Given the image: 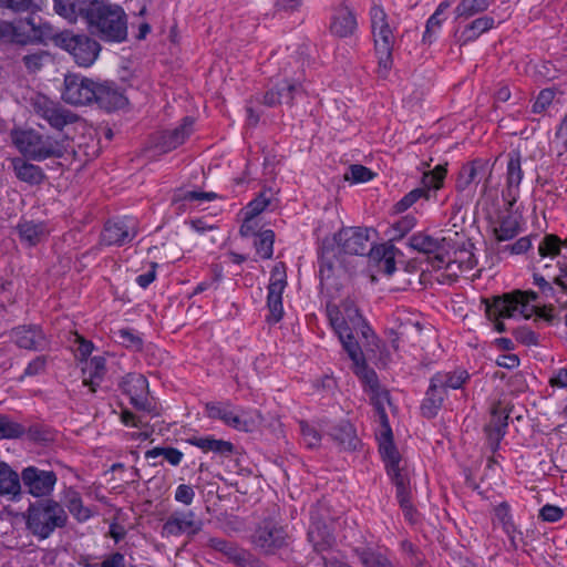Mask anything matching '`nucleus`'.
I'll use <instances>...</instances> for the list:
<instances>
[{"instance_id": "nucleus-1", "label": "nucleus", "mask_w": 567, "mask_h": 567, "mask_svg": "<svg viewBox=\"0 0 567 567\" xmlns=\"http://www.w3.org/2000/svg\"><path fill=\"white\" fill-rule=\"evenodd\" d=\"M10 138L19 153L29 161L61 158L68 152V138L43 134L34 128H13Z\"/></svg>"}, {"instance_id": "nucleus-2", "label": "nucleus", "mask_w": 567, "mask_h": 567, "mask_svg": "<svg viewBox=\"0 0 567 567\" xmlns=\"http://www.w3.org/2000/svg\"><path fill=\"white\" fill-rule=\"evenodd\" d=\"M89 29L107 42H122L127 38V17L123 8L104 1L87 22Z\"/></svg>"}, {"instance_id": "nucleus-3", "label": "nucleus", "mask_w": 567, "mask_h": 567, "mask_svg": "<svg viewBox=\"0 0 567 567\" xmlns=\"http://www.w3.org/2000/svg\"><path fill=\"white\" fill-rule=\"evenodd\" d=\"M68 515L63 507L52 499L31 504L27 511V527L40 539L48 538L56 528L65 526Z\"/></svg>"}, {"instance_id": "nucleus-4", "label": "nucleus", "mask_w": 567, "mask_h": 567, "mask_svg": "<svg viewBox=\"0 0 567 567\" xmlns=\"http://www.w3.org/2000/svg\"><path fill=\"white\" fill-rule=\"evenodd\" d=\"M379 452L385 463L388 474L396 487V498L405 517L412 520L413 506L410 499V475L393 440L379 444Z\"/></svg>"}, {"instance_id": "nucleus-5", "label": "nucleus", "mask_w": 567, "mask_h": 567, "mask_svg": "<svg viewBox=\"0 0 567 567\" xmlns=\"http://www.w3.org/2000/svg\"><path fill=\"white\" fill-rule=\"evenodd\" d=\"M370 19L378 58V73L381 78H386L393 65L392 50L395 39L382 7L374 4L370 10Z\"/></svg>"}, {"instance_id": "nucleus-6", "label": "nucleus", "mask_w": 567, "mask_h": 567, "mask_svg": "<svg viewBox=\"0 0 567 567\" xmlns=\"http://www.w3.org/2000/svg\"><path fill=\"white\" fill-rule=\"evenodd\" d=\"M534 291H515L495 297L492 302L484 300L485 313L488 317H515L519 315L525 319L529 318L536 310V306L532 305L537 299Z\"/></svg>"}, {"instance_id": "nucleus-7", "label": "nucleus", "mask_w": 567, "mask_h": 567, "mask_svg": "<svg viewBox=\"0 0 567 567\" xmlns=\"http://www.w3.org/2000/svg\"><path fill=\"white\" fill-rule=\"evenodd\" d=\"M409 245L412 249L429 256L433 268L440 269L444 265L447 269L454 271L456 266L461 271L473 268L472 256L466 261L450 260L445 251V239H436L430 235L417 233L409 238Z\"/></svg>"}, {"instance_id": "nucleus-8", "label": "nucleus", "mask_w": 567, "mask_h": 567, "mask_svg": "<svg viewBox=\"0 0 567 567\" xmlns=\"http://www.w3.org/2000/svg\"><path fill=\"white\" fill-rule=\"evenodd\" d=\"M54 42L69 52L78 65L84 68L91 66L101 51L100 43L87 34L64 31L54 35Z\"/></svg>"}, {"instance_id": "nucleus-9", "label": "nucleus", "mask_w": 567, "mask_h": 567, "mask_svg": "<svg viewBox=\"0 0 567 567\" xmlns=\"http://www.w3.org/2000/svg\"><path fill=\"white\" fill-rule=\"evenodd\" d=\"M289 535L275 517L260 520L255 527L250 542L260 553L271 555L288 546Z\"/></svg>"}, {"instance_id": "nucleus-10", "label": "nucleus", "mask_w": 567, "mask_h": 567, "mask_svg": "<svg viewBox=\"0 0 567 567\" xmlns=\"http://www.w3.org/2000/svg\"><path fill=\"white\" fill-rule=\"evenodd\" d=\"M96 89L97 82L78 74H68L64 78L62 99L68 104L87 105L95 102Z\"/></svg>"}, {"instance_id": "nucleus-11", "label": "nucleus", "mask_w": 567, "mask_h": 567, "mask_svg": "<svg viewBox=\"0 0 567 567\" xmlns=\"http://www.w3.org/2000/svg\"><path fill=\"white\" fill-rule=\"evenodd\" d=\"M32 107L39 117L47 121L52 128L58 131H62L64 126L78 120L75 114L65 110L45 95H37L32 100Z\"/></svg>"}, {"instance_id": "nucleus-12", "label": "nucleus", "mask_w": 567, "mask_h": 567, "mask_svg": "<svg viewBox=\"0 0 567 567\" xmlns=\"http://www.w3.org/2000/svg\"><path fill=\"white\" fill-rule=\"evenodd\" d=\"M445 175L446 168L442 165H437L433 171L424 173L422 177V186L414 188L400 199L394 206L395 212H405L420 198L427 200L430 198L431 190H437L442 187Z\"/></svg>"}, {"instance_id": "nucleus-13", "label": "nucleus", "mask_w": 567, "mask_h": 567, "mask_svg": "<svg viewBox=\"0 0 567 567\" xmlns=\"http://www.w3.org/2000/svg\"><path fill=\"white\" fill-rule=\"evenodd\" d=\"M50 27L38 24L34 17L21 20L17 25L0 21V39L13 35L17 42L43 41L49 37Z\"/></svg>"}, {"instance_id": "nucleus-14", "label": "nucleus", "mask_w": 567, "mask_h": 567, "mask_svg": "<svg viewBox=\"0 0 567 567\" xmlns=\"http://www.w3.org/2000/svg\"><path fill=\"white\" fill-rule=\"evenodd\" d=\"M319 505L311 512V524L308 530V539L317 553H323L333 547L336 539L332 534V522L324 516Z\"/></svg>"}, {"instance_id": "nucleus-15", "label": "nucleus", "mask_w": 567, "mask_h": 567, "mask_svg": "<svg viewBox=\"0 0 567 567\" xmlns=\"http://www.w3.org/2000/svg\"><path fill=\"white\" fill-rule=\"evenodd\" d=\"M334 241L340 251L347 255L363 256L371 251V240L368 228H342L336 234Z\"/></svg>"}, {"instance_id": "nucleus-16", "label": "nucleus", "mask_w": 567, "mask_h": 567, "mask_svg": "<svg viewBox=\"0 0 567 567\" xmlns=\"http://www.w3.org/2000/svg\"><path fill=\"white\" fill-rule=\"evenodd\" d=\"M203 528V522L196 518L192 511L173 512L163 524L161 535L164 538L186 534L189 538L197 535Z\"/></svg>"}, {"instance_id": "nucleus-17", "label": "nucleus", "mask_w": 567, "mask_h": 567, "mask_svg": "<svg viewBox=\"0 0 567 567\" xmlns=\"http://www.w3.org/2000/svg\"><path fill=\"white\" fill-rule=\"evenodd\" d=\"M287 286V276L282 264L276 265L270 274L268 285L267 307L268 321L279 322L284 316L282 292Z\"/></svg>"}, {"instance_id": "nucleus-18", "label": "nucleus", "mask_w": 567, "mask_h": 567, "mask_svg": "<svg viewBox=\"0 0 567 567\" xmlns=\"http://www.w3.org/2000/svg\"><path fill=\"white\" fill-rule=\"evenodd\" d=\"M328 315L332 327L334 318H338L339 320L343 319L344 326L349 331L355 332L357 334L361 333L367 340H369V338H374L371 328L368 326L353 301H343L340 309L328 308Z\"/></svg>"}, {"instance_id": "nucleus-19", "label": "nucleus", "mask_w": 567, "mask_h": 567, "mask_svg": "<svg viewBox=\"0 0 567 567\" xmlns=\"http://www.w3.org/2000/svg\"><path fill=\"white\" fill-rule=\"evenodd\" d=\"M207 546L218 553H221L237 567H265V565L250 551L240 548L235 543L224 538L210 537L207 540Z\"/></svg>"}, {"instance_id": "nucleus-20", "label": "nucleus", "mask_w": 567, "mask_h": 567, "mask_svg": "<svg viewBox=\"0 0 567 567\" xmlns=\"http://www.w3.org/2000/svg\"><path fill=\"white\" fill-rule=\"evenodd\" d=\"M21 480L32 496L43 497L51 494L58 478L53 471L28 466L22 470Z\"/></svg>"}, {"instance_id": "nucleus-21", "label": "nucleus", "mask_w": 567, "mask_h": 567, "mask_svg": "<svg viewBox=\"0 0 567 567\" xmlns=\"http://www.w3.org/2000/svg\"><path fill=\"white\" fill-rule=\"evenodd\" d=\"M523 176L520 154L519 152H511L506 169V187L503 190V198L507 203L508 210L513 208L519 197V185Z\"/></svg>"}, {"instance_id": "nucleus-22", "label": "nucleus", "mask_w": 567, "mask_h": 567, "mask_svg": "<svg viewBox=\"0 0 567 567\" xmlns=\"http://www.w3.org/2000/svg\"><path fill=\"white\" fill-rule=\"evenodd\" d=\"M137 235L134 219L125 218L121 220L107 221L101 234V240L105 245L122 246L132 241Z\"/></svg>"}, {"instance_id": "nucleus-23", "label": "nucleus", "mask_w": 567, "mask_h": 567, "mask_svg": "<svg viewBox=\"0 0 567 567\" xmlns=\"http://www.w3.org/2000/svg\"><path fill=\"white\" fill-rule=\"evenodd\" d=\"M13 342L22 349L31 351H43L48 348L49 341L39 326H19L11 332Z\"/></svg>"}, {"instance_id": "nucleus-24", "label": "nucleus", "mask_w": 567, "mask_h": 567, "mask_svg": "<svg viewBox=\"0 0 567 567\" xmlns=\"http://www.w3.org/2000/svg\"><path fill=\"white\" fill-rule=\"evenodd\" d=\"M493 164L488 159L476 158L465 164L460 173L456 187L460 190H465L472 183L485 179L486 184L489 183L492 177Z\"/></svg>"}, {"instance_id": "nucleus-25", "label": "nucleus", "mask_w": 567, "mask_h": 567, "mask_svg": "<svg viewBox=\"0 0 567 567\" xmlns=\"http://www.w3.org/2000/svg\"><path fill=\"white\" fill-rule=\"evenodd\" d=\"M128 100L114 82H97L95 103L107 112L123 109Z\"/></svg>"}, {"instance_id": "nucleus-26", "label": "nucleus", "mask_w": 567, "mask_h": 567, "mask_svg": "<svg viewBox=\"0 0 567 567\" xmlns=\"http://www.w3.org/2000/svg\"><path fill=\"white\" fill-rule=\"evenodd\" d=\"M333 329L337 332L343 349L347 351L349 358L352 360L355 367V373H359L360 370H364V355L361 350V347L354 339V333L348 330L344 326L343 319L334 318L333 320Z\"/></svg>"}, {"instance_id": "nucleus-27", "label": "nucleus", "mask_w": 567, "mask_h": 567, "mask_svg": "<svg viewBox=\"0 0 567 567\" xmlns=\"http://www.w3.org/2000/svg\"><path fill=\"white\" fill-rule=\"evenodd\" d=\"M371 403L374 408L375 416L380 424V429L377 432L378 443H384L393 440V433L389 424L388 414L385 412V403H390L389 392L381 389L372 391Z\"/></svg>"}, {"instance_id": "nucleus-28", "label": "nucleus", "mask_w": 567, "mask_h": 567, "mask_svg": "<svg viewBox=\"0 0 567 567\" xmlns=\"http://www.w3.org/2000/svg\"><path fill=\"white\" fill-rule=\"evenodd\" d=\"M358 23L354 12L346 6L336 9L330 23L331 32L339 38H347L354 33Z\"/></svg>"}, {"instance_id": "nucleus-29", "label": "nucleus", "mask_w": 567, "mask_h": 567, "mask_svg": "<svg viewBox=\"0 0 567 567\" xmlns=\"http://www.w3.org/2000/svg\"><path fill=\"white\" fill-rule=\"evenodd\" d=\"M193 126L194 118L189 116L185 117L178 127L166 131L161 135L158 147L165 153L175 150L190 135Z\"/></svg>"}, {"instance_id": "nucleus-30", "label": "nucleus", "mask_w": 567, "mask_h": 567, "mask_svg": "<svg viewBox=\"0 0 567 567\" xmlns=\"http://www.w3.org/2000/svg\"><path fill=\"white\" fill-rule=\"evenodd\" d=\"M11 165L16 177L30 185H39L45 179L43 169L31 163L29 159L22 157H14L11 159Z\"/></svg>"}, {"instance_id": "nucleus-31", "label": "nucleus", "mask_w": 567, "mask_h": 567, "mask_svg": "<svg viewBox=\"0 0 567 567\" xmlns=\"http://www.w3.org/2000/svg\"><path fill=\"white\" fill-rule=\"evenodd\" d=\"M105 371V359L103 357H93L90 360H85L82 368L83 384L89 386L91 392H95Z\"/></svg>"}, {"instance_id": "nucleus-32", "label": "nucleus", "mask_w": 567, "mask_h": 567, "mask_svg": "<svg viewBox=\"0 0 567 567\" xmlns=\"http://www.w3.org/2000/svg\"><path fill=\"white\" fill-rule=\"evenodd\" d=\"M329 435L343 450L352 451L359 445L355 430L349 421H340L330 430Z\"/></svg>"}, {"instance_id": "nucleus-33", "label": "nucleus", "mask_w": 567, "mask_h": 567, "mask_svg": "<svg viewBox=\"0 0 567 567\" xmlns=\"http://www.w3.org/2000/svg\"><path fill=\"white\" fill-rule=\"evenodd\" d=\"M446 393L434 381H430V386L421 405L422 414L427 417H434L441 410Z\"/></svg>"}, {"instance_id": "nucleus-34", "label": "nucleus", "mask_w": 567, "mask_h": 567, "mask_svg": "<svg viewBox=\"0 0 567 567\" xmlns=\"http://www.w3.org/2000/svg\"><path fill=\"white\" fill-rule=\"evenodd\" d=\"M21 483L19 474L6 462H0V495L14 498L20 495Z\"/></svg>"}, {"instance_id": "nucleus-35", "label": "nucleus", "mask_w": 567, "mask_h": 567, "mask_svg": "<svg viewBox=\"0 0 567 567\" xmlns=\"http://www.w3.org/2000/svg\"><path fill=\"white\" fill-rule=\"evenodd\" d=\"M262 422L261 413L257 410L241 411L239 414L233 412L227 426L237 431L252 432Z\"/></svg>"}, {"instance_id": "nucleus-36", "label": "nucleus", "mask_w": 567, "mask_h": 567, "mask_svg": "<svg viewBox=\"0 0 567 567\" xmlns=\"http://www.w3.org/2000/svg\"><path fill=\"white\" fill-rule=\"evenodd\" d=\"M187 442L196 446L204 452H214L220 455H229L234 451L233 443L224 440H217L212 436L197 437L193 436L187 440Z\"/></svg>"}, {"instance_id": "nucleus-37", "label": "nucleus", "mask_w": 567, "mask_h": 567, "mask_svg": "<svg viewBox=\"0 0 567 567\" xmlns=\"http://www.w3.org/2000/svg\"><path fill=\"white\" fill-rule=\"evenodd\" d=\"M470 379V374L466 370H454L449 372H437L431 380L434 381L439 386L444 389L446 393L447 389L457 390L463 386L464 383Z\"/></svg>"}, {"instance_id": "nucleus-38", "label": "nucleus", "mask_w": 567, "mask_h": 567, "mask_svg": "<svg viewBox=\"0 0 567 567\" xmlns=\"http://www.w3.org/2000/svg\"><path fill=\"white\" fill-rule=\"evenodd\" d=\"M18 230L21 240L29 246L39 244L47 235L45 226L42 223L23 221L18 225Z\"/></svg>"}, {"instance_id": "nucleus-39", "label": "nucleus", "mask_w": 567, "mask_h": 567, "mask_svg": "<svg viewBox=\"0 0 567 567\" xmlns=\"http://www.w3.org/2000/svg\"><path fill=\"white\" fill-rule=\"evenodd\" d=\"M494 25V19L481 17L472 21L462 32V44L476 40L482 33L488 31Z\"/></svg>"}, {"instance_id": "nucleus-40", "label": "nucleus", "mask_w": 567, "mask_h": 567, "mask_svg": "<svg viewBox=\"0 0 567 567\" xmlns=\"http://www.w3.org/2000/svg\"><path fill=\"white\" fill-rule=\"evenodd\" d=\"M123 392L130 398L138 396L141 393H147L148 382L146 378L140 373L126 374L120 383Z\"/></svg>"}, {"instance_id": "nucleus-41", "label": "nucleus", "mask_w": 567, "mask_h": 567, "mask_svg": "<svg viewBox=\"0 0 567 567\" xmlns=\"http://www.w3.org/2000/svg\"><path fill=\"white\" fill-rule=\"evenodd\" d=\"M449 8L447 2H441L436 8L435 12L429 18L423 34V41L432 43L436 32L441 29L443 21L445 20L444 12Z\"/></svg>"}, {"instance_id": "nucleus-42", "label": "nucleus", "mask_w": 567, "mask_h": 567, "mask_svg": "<svg viewBox=\"0 0 567 567\" xmlns=\"http://www.w3.org/2000/svg\"><path fill=\"white\" fill-rule=\"evenodd\" d=\"M275 233L271 229L259 231L254 240L256 254L261 259H270L274 255Z\"/></svg>"}, {"instance_id": "nucleus-43", "label": "nucleus", "mask_w": 567, "mask_h": 567, "mask_svg": "<svg viewBox=\"0 0 567 567\" xmlns=\"http://www.w3.org/2000/svg\"><path fill=\"white\" fill-rule=\"evenodd\" d=\"M65 506L79 522H85L91 517V511L83 506L82 498L75 491H68L65 494Z\"/></svg>"}, {"instance_id": "nucleus-44", "label": "nucleus", "mask_w": 567, "mask_h": 567, "mask_svg": "<svg viewBox=\"0 0 567 567\" xmlns=\"http://www.w3.org/2000/svg\"><path fill=\"white\" fill-rule=\"evenodd\" d=\"M497 240L506 241L514 238L519 231V224L515 216L507 214L501 218L499 226L494 229Z\"/></svg>"}, {"instance_id": "nucleus-45", "label": "nucleus", "mask_w": 567, "mask_h": 567, "mask_svg": "<svg viewBox=\"0 0 567 567\" xmlns=\"http://www.w3.org/2000/svg\"><path fill=\"white\" fill-rule=\"evenodd\" d=\"M561 247H567V240L561 241L556 235H546L538 245V254L542 258H554L560 254Z\"/></svg>"}, {"instance_id": "nucleus-46", "label": "nucleus", "mask_w": 567, "mask_h": 567, "mask_svg": "<svg viewBox=\"0 0 567 567\" xmlns=\"http://www.w3.org/2000/svg\"><path fill=\"white\" fill-rule=\"evenodd\" d=\"M105 0H73L74 21L78 18L84 19L87 23L91 16L101 7Z\"/></svg>"}, {"instance_id": "nucleus-47", "label": "nucleus", "mask_w": 567, "mask_h": 567, "mask_svg": "<svg viewBox=\"0 0 567 567\" xmlns=\"http://www.w3.org/2000/svg\"><path fill=\"white\" fill-rule=\"evenodd\" d=\"M206 414L209 419H216L224 422V424H228L230 416L233 414L231 403L227 402H208L205 405Z\"/></svg>"}, {"instance_id": "nucleus-48", "label": "nucleus", "mask_w": 567, "mask_h": 567, "mask_svg": "<svg viewBox=\"0 0 567 567\" xmlns=\"http://www.w3.org/2000/svg\"><path fill=\"white\" fill-rule=\"evenodd\" d=\"M488 6V0H462L457 4L455 12L457 17L467 19L487 10Z\"/></svg>"}, {"instance_id": "nucleus-49", "label": "nucleus", "mask_w": 567, "mask_h": 567, "mask_svg": "<svg viewBox=\"0 0 567 567\" xmlns=\"http://www.w3.org/2000/svg\"><path fill=\"white\" fill-rule=\"evenodd\" d=\"M24 427L9 416L0 414V440L18 439L24 434Z\"/></svg>"}, {"instance_id": "nucleus-50", "label": "nucleus", "mask_w": 567, "mask_h": 567, "mask_svg": "<svg viewBox=\"0 0 567 567\" xmlns=\"http://www.w3.org/2000/svg\"><path fill=\"white\" fill-rule=\"evenodd\" d=\"M507 419L508 414L505 413V410L499 406H495L492 411V419L487 425V430L489 432H495L497 439L503 437L505 429L507 427Z\"/></svg>"}, {"instance_id": "nucleus-51", "label": "nucleus", "mask_w": 567, "mask_h": 567, "mask_svg": "<svg viewBox=\"0 0 567 567\" xmlns=\"http://www.w3.org/2000/svg\"><path fill=\"white\" fill-rule=\"evenodd\" d=\"M358 554L364 567H398L385 556L372 550L363 549Z\"/></svg>"}, {"instance_id": "nucleus-52", "label": "nucleus", "mask_w": 567, "mask_h": 567, "mask_svg": "<svg viewBox=\"0 0 567 567\" xmlns=\"http://www.w3.org/2000/svg\"><path fill=\"white\" fill-rule=\"evenodd\" d=\"M217 195L213 192H199V190H187L178 189L174 196L175 202H210L215 199Z\"/></svg>"}, {"instance_id": "nucleus-53", "label": "nucleus", "mask_w": 567, "mask_h": 567, "mask_svg": "<svg viewBox=\"0 0 567 567\" xmlns=\"http://www.w3.org/2000/svg\"><path fill=\"white\" fill-rule=\"evenodd\" d=\"M334 252L332 249L323 248L319 257V276L321 281L329 279L333 274Z\"/></svg>"}, {"instance_id": "nucleus-54", "label": "nucleus", "mask_w": 567, "mask_h": 567, "mask_svg": "<svg viewBox=\"0 0 567 567\" xmlns=\"http://www.w3.org/2000/svg\"><path fill=\"white\" fill-rule=\"evenodd\" d=\"M277 97L282 99V104L291 105L293 101L295 94L300 90V85L297 83H291L287 80H282L281 82L275 85Z\"/></svg>"}, {"instance_id": "nucleus-55", "label": "nucleus", "mask_w": 567, "mask_h": 567, "mask_svg": "<svg viewBox=\"0 0 567 567\" xmlns=\"http://www.w3.org/2000/svg\"><path fill=\"white\" fill-rule=\"evenodd\" d=\"M374 174L368 167L363 165H351L344 175L347 181L353 183H365L373 178Z\"/></svg>"}, {"instance_id": "nucleus-56", "label": "nucleus", "mask_w": 567, "mask_h": 567, "mask_svg": "<svg viewBox=\"0 0 567 567\" xmlns=\"http://www.w3.org/2000/svg\"><path fill=\"white\" fill-rule=\"evenodd\" d=\"M270 202V196H267L266 192H261L245 207L244 214L258 217L269 206Z\"/></svg>"}, {"instance_id": "nucleus-57", "label": "nucleus", "mask_w": 567, "mask_h": 567, "mask_svg": "<svg viewBox=\"0 0 567 567\" xmlns=\"http://www.w3.org/2000/svg\"><path fill=\"white\" fill-rule=\"evenodd\" d=\"M495 517L503 525L505 533L513 539L512 533L514 532V524L507 503H501L495 507Z\"/></svg>"}, {"instance_id": "nucleus-58", "label": "nucleus", "mask_w": 567, "mask_h": 567, "mask_svg": "<svg viewBox=\"0 0 567 567\" xmlns=\"http://www.w3.org/2000/svg\"><path fill=\"white\" fill-rule=\"evenodd\" d=\"M117 341L126 348L138 350L142 348V339L130 329H120L116 332Z\"/></svg>"}, {"instance_id": "nucleus-59", "label": "nucleus", "mask_w": 567, "mask_h": 567, "mask_svg": "<svg viewBox=\"0 0 567 567\" xmlns=\"http://www.w3.org/2000/svg\"><path fill=\"white\" fill-rule=\"evenodd\" d=\"M555 97V92L551 89H545L539 92L536 101L533 104L534 113L544 112L551 103Z\"/></svg>"}, {"instance_id": "nucleus-60", "label": "nucleus", "mask_w": 567, "mask_h": 567, "mask_svg": "<svg viewBox=\"0 0 567 567\" xmlns=\"http://www.w3.org/2000/svg\"><path fill=\"white\" fill-rule=\"evenodd\" d=\"M48 357L38 355L27 365L23 377H35L44 373L47 369Z\"/></svg>"}, {"instance_id": "nucleus-61", "label": "nucleus", "mask_w": 567, "mask_h": 567, "mask_svg": "<svg viewBox=\"0 0 567 567\" xmlns=\"http://www.w3.org/2000/svg\"><path fill=\"white\" fill-rule=\"evenodd\" d=\"M260 228V221L258 217L245 215L244 221L240 226L239 233L244 237L257 236L258 229Z\"/></svg>"}, {"instance_id": "nucleus-62", "label": "nucleus", "mask_w": 567, "mask_h": 567, "mask_svg": "<svg viewBox=\"0 0 567 567\" xmlns=\"http://www.w3.org/2000/svg\"><path fill=\"white\" fill-rule=\"evenodd\" d=\"M564 515V511L555 505L546 504L539 509V517L544 522L555 523Z\"/></svg>"}, {"instance_id": "nucleus-63", "label": "nucleus", "mask_w": 567, "mask_h": 567, "mask_svg": "<svg viewBox=\"0 0 567 567\" xmlns=\"http://www.w3.org/2000/svg\"><path fill=\"white\" fill-rule=\"evenodd\" d=\"M131 403L137 410L145 411L152 415H158L155 410V405L148 400L147 393H141L138 396L130 398Z\"/></svg>"}, {"instance_id": "nucleus-64", "label": "nucleus", "mask_w": 567, "mask_h": 567, "mask_svg": "<svg viewBox=\"0 0 567 567\" xmlns=\"http://www.w3.org/2000/svg\"><path fill=\"white\" fill-rule=\"evenodd\" d=\"M300 430L302 437L309 447H315L319 444L321 437L313 426H310L309 424L301 422Z\"/></svg>"}]
</instances>
